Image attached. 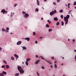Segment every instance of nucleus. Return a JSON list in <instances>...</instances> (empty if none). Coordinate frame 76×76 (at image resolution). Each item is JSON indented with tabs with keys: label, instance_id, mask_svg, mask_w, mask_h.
<instances>
[{
	"label": "nucleus",
	"instance_id": "f257e3e1",
	"mask_svg": "<svg viewBox=\"0 0 76 76\" xmlns=\"http://www.w3.org/2000/svg\"><path fill=\"white\" fill-rule=\"evenodd\" d=\"M69 18H70V15H67L66 17H64V19L65 22V25H66L67 24V23H68V19H69Z\"/></svg>",
	"mask_w": 76,
	"mask_h": 76
},
{
	"label": "nucleus",
	"instance_id": "f03ea898",
	"mask_svg": "<svg viewBox=\"0 0 76 76\" xmlns=\"http://www.w3.org/2000/svg\"><path fill=\"white\" fill-rule=\"evenodd\" d=\"M56 12L57 11H56V10H55L54 11H52L50 12V15L51 16H53L54 15V14H55Z\"/></svg>",
	"mask_w": 76,
	"mask_h": 76
},
{
	"label": "nucleus",
	"instance_id": "7ed1b4c3",
	"mask_svg": "<svg viewBox=\"0 0 76 76\" xmlns=\"http://www.w3.org/2000/svg\"><path fill=\"white\" fill-rule=\"evenodd\" d=\"M19 72L21 74L22 73H24V72H25V71L23 70V69H22L20 70Z\"/></svg>",
	"mask_w": 76,
	"mask_h": 76
},
{
	"label": "nucleus",
	"instance_id": "20e7f679",
	"mask_svg": "<svg viewBox=\"0 0 76 76\" xmlns=\"http://www.w3.org/2000/svg\"><path fill=\"white\" fill-rule=\"evenodd\" d=\"M24 18H27L28 17H29V14H28L27 13H26L24 15Z\"/></svg>",
	"mask_w": 76,
	"mask_h": 76
},
{
	"label": "nucleus",
	"instance_id": "39448f33",
	"mask_svg": "<svg viewBox=\"0 0 76 76\" xmlns=\"http://www.w3.org/2000/svg\"><path fill=\"white\" fill-rule=\"evenodd\" d=\"M21 44H22V41H19L17 43V45H20Z\"/></svg>",
	"mask_w": 76,
	"mask_h": 76
},
{
	"label": "nucleus",
	"instance_id": "423d86ee",
	"mask_svg": "<svg viewBox=\"0 0 76 76\" xmlns=\"http://www.w3.org/2000/svg\"><path fill=\"white\" fill-rule=\"evenodd\" d=\"M14 56H15V57L16 58V60H17V59L19 58V56L18 55H17L16 54H15L14 55Z\"/></svg>",
	"mask_w": 76,
	"mask_h": 76
},
{
	"label": "nucleus",
	"instance_id": "0eeeda50",
	"mask_svg": "<svg viewBox=\"0 0 76 76\" xmlns=\"http://www.w3.org/2000/svg\"><path fill=\"white\" fill-rule=\"evenodd\" d=\"M24 39L27 40V41H29L30 40V38L29 37H26L25 39L24 38Z\"/></svg>",
	"mask_w": 76,
	"mask_h": 76
},
{
	"label": "nucleus",
	"instance_id": "6e6552de",
	"mask_svg": "<svg viewBox=\"0 0 76 76\" xmlns=\"http://www.w3.org/2000/svg\"><path fill=\"white\" fill-rule=\"evenodd\" d=\"M18 66V70H19V71H20V70H21V69H22L21 66H19V65Z\"/></svg>",
	"mask_w": 76,
	"mask_h": 76
},
{
	"label": "nucleus",
	"instance_id": "1a4fd4ad",
	"mask_svg": "<svg viewBox=\"0 0 76 76\" xmlns=\"http://www.w3.org/2000/svg\"><path fill=\"white\" fill-rule=\"evenodd\" d=\"M40 61V60H38L37 61H36L35 64H38L39 63V61Z\"/></svg>",
	"mask_w": 76,
	"mask_h": 76
},
{
	"label": "nucleus",
	"instance_id": "9d476101",
	"mask_svg": "<svg viewBox=\"0 0 76 76\" xmlns=\"http://www.w3.org/2000/svg\"><path fill=\"white\" fill-rule=\"evenodd\" d=\"M58 18H57V17H55L54 18V20L55 21H57V20H58Z\"/></svg>",
	"mask_w": 76,
	"mask_h": 76
},
{
	"label": "nucleus",
	"instance_id": "9b49d317",
	"mask_svg": "<svg viewBox=\"0 0 76 76\" xmlns=\"http://www.w3.org/2000/svg\"><path fill=\"white\" fill-rule=\"evenodd\" d=\"M31 58H28L26 59V61H30V60H31Z\"/></svg>",
	"mask_w": 76,
	"mask_h": 76
},
{
	"label": "nucleus",
	"instance_id": "f8f14e48",
	"mask_svg": "<svg viewBox=\"0 0 76 76\" xmlns=\"http://www.w3.org/2000/svg\"><path fill=\"white\" fill-rule=\"evenodd\" d=\"M22 48H23V50H26L27 49L26 47L25 46H23V47H22Z\"/></svg>",
	"mask_w": 76,
	"mask_h": 76
},
{
	"label": "nucleus",
	"instance_id": "ddd939ff",
	"mask_svg": "<svg viewBox=\"0 0 76 76\" xmlns=\"http://www.w3.org/2000/svg\"><path fill=\"white\" fill-rule=\"evenodd\" d=\"M2 73V74H4V75H7V72H6L3 71Z\"/></svg>",
	"mask_w": 76,
	"mask_h": 76
},
{
	"label": "nucleus",
	"instance_id": "4468645a",
	"mask_svg": "<svg viewBox=\"0 0 76 76\" xmlns=\"http://www.w3.org/2000/svg\"><path fill=\"white\" fill-rule=\"evenodd\" d=\"M37 5H38V6H39V1L38 0H37Z\"/></svg>",
	"mask_w": 76,
	"mask_h": 76
},
{
	"label": "nucleus",
	"instance_id": "2eb2a0df",
	"mask_svg": "<svg viewBox=\"0 0 76 76\" xmlns=\"http://www.w3.org/2000/svg\"><path fill=\"white\" fill-rule=\"evenodd\" d=\"M45 61L48 62V63H49V64H51V63L50 61H47V60H45Z\"/></svg>",
	"mask_w": 76,
	"mask_h": 76
},
{
	"label": "nucleus",
	"instance_id": "dca6fc26",
	"mask_svg": "<svg viewBox=\"0 0 76 76\" xmlns=\"http://www.w3.org/2000/svg\"><path fill=\"white\" fill-rule=\"evenodd\" d=\"M54 67L55 69H57V64H55L54 65Z\"/></svg>",
	"mask_w": 76,
	"mask_h": 76
},
{
	"label": "nucleus",
	"instance_id": "f3484780",
	"mask_svg": "<svg viewBox=\"0 0 76 76\" xmlns=\"http://www.w3.org/2000/svg\"><path fill=\"white\" fill-rule=\"evenodd\" d=\"M40 57H41V59H42V60H46L45 58H44L42 56H39Z\"/></svg>",
	"mask_w": 76,
	"mask_h": 76
},
{
	"label": "nucleus",
	"instance_id": "a211bd4d",
	"mask_svg": "<svg viewBox=\"0 0 76 76\" xmlns=\"http://www.w3.org/2000/svg\"><path fill=\"white\" fill-rule=\"evenodd\" d=\"M6 69H9V66L8 65H6Z\"/></svg>",
	"mask_w": 76,
	"mask_h": 76
},
{
	"label": "nucleus",
	"instance_id": "6ab92c4d",
	"mask_svg": "<svg viewBox=\"0 0 76 76\" xmlns=\"http://www.w3.org/2000/svg\"><path fill=\"white\" fill-rule=\"evenodd\" d=\"M15 76H19V73H17L15 74Z\"/></svg>",
	"mask_w": 76,
	"mask_h": 76
},
{
	"label": "nucleus",
	"instance_id": "aec40b11",
	"mask_svg": "<svg viewBox=\"0 0 76 76\" xmlns=\"http://www.w3.org/2000/svg\"><path fill=\"white\" fill-rule=\"evenodd\" d=\"M5 10L3 9L1 10V12L2 13H3L4 12H5Z\"/></svg>",
	"mask_w": 76,
	"mask_h": 76
},
{
	"label": "nucleus",
	"instance_id": "412c9836",
	"mask_svg": "<svg viewBox=\"0 0 76 76\" xmlns=\"http://www.w3.org/2000/svg\"><path fill=\"white\" fill-rule=\"evenodd\" d=\"M35 12H38L39 11L38 9V8H36L35 10Z\"/></svg>",
	"mask_w": 76,
	"mask_h": 76
},
{
	"label": "nucleus",
	"instance_id": "4be33fe9",
	"mask_svg": "<svg viewBox=\"0 0 76 76\" xmlns=\"http://www.w3.org/2000/svg\"><path fill=\"white\" fill-rule=\"evenodd\" d=\"M26 66H28V61H26Z\"/></svg>",
	"mask_w": 76,
	"mask_h": 76
},
{
	"label": "nucleus",
	"instance_id": "5701e85b",
	"mask_svg": "<svg viewBox=\"0 0 76 76\" xmlns=\"http://www.w3.org/2000/svg\"><path fill=\"white\" fill-rule=\"evenodd\" d=\"M63 11L62 10H61L59 11L60 13H63Z\"/></svg>",
	"mask_w": 76,
	"mask_h": 76
},
{
	"label": "nucleus",
	"instance_id": "b1692460",
	"mask_svg": "<svg viewBox=\"0 0 76 76\" xmlns=\"http://www.w3.org/2000/svg\"><path fill=\"white\" fill-rule=\"evenodd\" d=\"M7 12L6 11H4L3 12V14H7Z\"/></svg>",
	"mask_w": 76,
	"mask_h": 76
},
{
	"label": "nucleus",
	"instance_id": "393cba45",
	"mask_svg": "<svg viewBox=\"0 0 76 76\" xmlns=\"http://www.w3.org/2000/svg\"><path fill=\"white\" fill-rule=\"evenodd\" d=\"M45 26L46 28H49V25H48V24H47L45 25Z\"/></svg>",
	"mask_w": 76,
	"mask_h": 76
},
{
	"label": "nucleus",
	"instance_id": "a878e982",
	"mask_svg": "<svg viewBox=\"0 0 76 76\" xmlns=\"http://www.w3.org/2000/svg\"><path fill=\"white\" fill-rule=\"evenodd\" d=\"M6 31V30L5 29H4V28H2V31L3 32H5V31Z\"/></svg>",
	"mask_w": 76,
	"mask_h": 76
},
{
	"label": "nucleus",
	"instance_id": "bb28decb",
	"mask_svg": "<svg viewBox=\"0 0 76 76\" xmlns=\"http://www.w3.org/2000/svg\"><path fill=\"white\" fill-rule=\"evenodd\" d=\"M14 14V13H11V16H13V15L14 14Z\"/></svg>",
	"mask_w": 76,
	"mask_h": 76
},
{
	"label": "nucleus",
	"instance_id": "cd10ccee",
	"mask_svg": "<svg viewBox=\"0 0 76 76\" xmlns=\"http://www.w3.org/2000/svg\"><path fill=\"white\" fill-rule=\"evenodd\" d=\"M48 22H49V23H51V21H50V20H47Z\"/></svg>",
	"mask_w": 76,
	"mask_h": 76
},
{
	"label": "nucleus",
	"instance_id": "c85d7f7f",
	"mask_svg": "<svg viewBox=\"0 0 76 76\" xmlns=\"http://www.w3.org/2000/svg\"><path fill=\"white\" fill-rule=\"evenodd\" d=\"M60 17H61V19H63V15H61Z\"/></svg>",
	"mask_w": 76,
	"mask_h": 76
},
{
	"label": "nucleus",
	"instance_id": "c756f323",
	"mask_svg": "<svg viewBox=\"0 0 76 76\" xmlns=\"http://www.w3.org/2000/svg\"><path fill=\"white\" fill-rule=\"evenodd\" d=\"M37 75H38V76H40L39 73H38V72L37 71Z\"/></svg>",
	"mask_w": 76,
	"mask_h": 76
},
{
	"label": "nucleus",
	"instance_id": "7c9ffc66",
	"mask_svg": "<svg viewBox=\"0 0 76 76\" xmlns=\"http://www.w3.org/2000/svg\"><path fill=\"white\" fill-rule=\"evenodd\" d=\"M59 24H60V23L59 22H58L56 23V25H59Z\"/></svg>",
	"mask_w": 76,
	"mask_h": 76
},
{
	"label": "nucleus",
	"instance_id": "2f4dec72",
	"mask_svg": "<svg viewBox=\"0 0 76 76\" xmlns=\"http://www.w3.org/2000/svg\"><path fill=\"white\" fill-rule=\"evenodd\" d=\"M3 62L5 64H7V62H6V61L5 60H4Z\"/></svg>",
	"mask_w": 76,
	"mask_h": 76
},
{
	"label": "nucleus",
	"instance_id": "473e14b6",
	"mask_svg": "<svg viewBox=\"0 0 76 76\" xmlns=\"http://www.w3.org/2000/svg\"><path fill=\"white\" fill-rule=\"evenodd\" d=\"M61 25L62 26H63V25H64V22H61Z\"/></svg>",
	"mask_w": 76,
	"mask_h": 76
},
{
	"label": "nucleus",
	"instance_id": "72a5a7b5",
	"mask_svg": "<svg viewBox=\"0 0 76 76\" xmlns=\"http://www.w3.org/2000/svg\"><path fill=\"white\" fill-rule=\"evenodd\" d=\"M41 68L42 69H45V67H44V66H42L41 67Z\"/></svg>",
	"mask_w": 76,
	"mask_h": 76
},
{
	"label": "nucleus",
	"instance_id": "f704fd0d",
	"mask_svg": "<svg viewBox=\"0 0 76 76\" xmlns=\"http://www.w3.org/2000/svg\"><path fill=\"white\" fill-rule=\"evenodd\" d=\"M9 28L7 27L6 28V30L7 31H9Z\"/></svg>",
	"mask_w": 76,
	"mask_h": 76
},
{
	"label": "nucleus",
	"instance_id": "c9c22d12",
	"mask_svg": "<svg viewBox=\"0 0 76 76\" xmlns=\"http://www.w3.org/2000/svg\"><path fill=\"white\" fill-rule=\"evenodd\" d=\"M52 31V29H49L48 31L49 32H51V31Z\"/></svg>",
	"mask_w": 76,
	"mask_h": 76
},
{
	"label": "nucleus",
	"instance_id": "e433bc0d",
	"mask_svg": "<svg viewBox=\"0 0 76 76\" xmlns=\"http://www.w3.org/2000/svg\"><path fill=\"white\" fill-rule=\"evenodd\" d=\"M1 68H4V67H5V65H3L1 67Z\"/></svg>",
	"mask_w": 76,
	"mask_h": 76
},
{
	"label": "nucleus",
	"instance_id": "4c0bfd02",
	"mask_svg": "<svg viewBox=\"0 0 76 76\" xmlns=\"http://www.w3.org/2000/svg\"><path fill=\"white\" fill-rule=\"evenodd\" d=\"M73 4L75 5H76V1H75L74 2V4Z\"/></svg>",
	"mask_w": 76,
	"mask_h": 76
},
{
	"label": "nucleus",
	"instance_id": "58836bf2",
	"mask_svg": "<svg viewBox=\"0 0 76 76\" xmlns=\"http://www.w3.org/2000/svg\"><path fill=\"white\" fill-rule=\"evenodd\" d=\"M23 14H25V13H26V12L23 11L22 12Z\"/></svg>",
	"mask_w": 76,
	"mask_h": 76
},
{
	"label": "nucleus",
	"instance_id": "ea45409f",
	"mask_svg": "<svg viewBox=\"0 0 76 76\" xmlns=\"http://www.w3.org/2000/svg\"><path fill=\"white\" fill-rule=\"evenodd\" d=\"M2 50V48L1 47H0V51H1Z\"/></svg>",
	"mask_w": 76,
	"mask_h": 76
},
{
	"label": "nucleus",
	"instance_id": "a19ab883",
	"mask_svg": "<svg viewBox=\"0 0 76 76\" xmlns=\"http://www.w3.org/2000/svg\"><path fill=\"white\" fill-rule=\"evenodd\" d=\"M72 12V10L69 11L68 12L69 14H70V12Z\"/></svg>",
	"mask_w": 76,
	"mask_h": 76
},
{
	"label": "nucleus",
	"instance_id": "79ce46f5",
	"mask_svg": "<svg viewBox=\"0 0 76 76\" xmlns=\"http://www.w3.org/2000/svg\"><path fill=\"white\" fill-rule=\"evenodd\" d=\"M51 59H54V56H53L51 57Z\"/></svg>",
	"mask_w": 76,
	"mask_h": 76
},
{
	"label": "nucleus",
	"instance_id": "37998d69",
	"mask_svg": "<svg viewBox=\"0 0 76 76\" xmlns=\"http://www.w3.org/2000/svg\"><path fill=\"white\" fill-rule=\"evenodd\" d=\"M75 57L74 58V59H75V61H76V55L75 56Z\"/></svg>",
	"mask_w": 76,
	"mask_h": 76
},
{
	"label": "nucleus",
	"instance_id": "c03bdc74",
	"mask_svg": "<svg viewBox=\"0 0 76 76\" xmlns=\"http://www.w3.org/2000/svg\"><path fill=\"white\" fill-rule=\"evenodd\" d=\"M36 34H35V32H33V35H34V36Z\"/></svg>",
	"mask_w": 76,
	"mask_h": 76
},
{
	"label": "nucleus",
	"instance_id": "a18cd8bd",
	"mask_svg": "<svg viewBox=\"0 0 76 76\" xmlns=\"http://www.w3.org/2000/svg\"><path fill=\"white\" fill-rule=\"evenodd\" d=\"M35 44H37L38 42H37V41H35Z\"/></svg>",
	"mask_w": 76,
	"mask_h": 76
},
{
	"label": "nucleus",
	"instance_id": "49530a36",
	"mask_svg": "<svg viewBox=\"0 0 76 76\" xmlns=\"http://www.w3.org/2000/svg\"><path fill=\"white\" fill-rule=\"evenodd\" d=\"M60 0H57V2H60Z\"/></svg>",
	"mask_w": 76,
	"mask_h": 76
},
{
	"label": "nucleus",
	"instance_id": "de8ad7c7",
	"mask_svg": "<svg viewBox=\"0 0 76 76\" xmlns=\"http://www.w3.org/2000/svg\"><path fill=\"white\" fill-rule=\"evenodd\" d=\"M36 58H38V55H36Z\"/></svg>",
	"mask_w": 76,
	"mask_h": 76
},
{
	"label": "nucleus",
	"instance_id": "09e8293b",
	"mask_svg": "<svg viewBox=\"0 0 76 76\" xmlns=\"http://www.w3.org/2000/svg\"><path fill=\"white\" fill-rule=\"evenodd\" d=\"M70 5V4L69 3V4H68L67 6H69V5Z\"/></svg>",
	"mask_w": 76,
	"mask_h": 76
},
{
	"label": "nucleus",
	"instance_id": "8fccbe9b",
	"mask_svg": "<svg viewBox=\"0 0 76 76\" xmlns=\"http://www.w3.org/2000/svg\"><path fill=\"white\" fill-rule=\"evenodd\" d=\"M53 4H54V5H56V4L55 2H53Z\"/></svg>",
	"mask_w": 76,
	"mask_h": 76
},
{
	"label": "nucleus",
	"instance_id": "3c124183",
	"mask_svg": "<svg viewBox=\"0 0 76 76\" xmlns=\"http://www.w3.org/2000/svg\"><path fill=\"white\" fill-rule=\"evenodd\" d=\"M16 6H17V4H15L14 5V7H16Z\"/></svg>",
	"mask_w": 76,
	"mask_h": 76
},
{
	"label": "nucleus",
	"instance_id": "603ef678",
	"mask_svg": "<svg viewBox=\"0 0 76 76\" xmlns=\"http://www.w3.org/2000/svg\"><path fill=\"white\" fill-rule=\"evenodd\" d=\"M50 67H51V68H53V65H51Z\"/></svg>",
	"mask_w": 76,
	"mask_h": 76
},
{
	"label": "nucleus",
	"instance_id": "864d4df0",
	"mask_svg": "<svg viewBox=\"0 0 76 76\" xmlns=\"http://www.w3.org/2000/svg\"><path fill=\"white\" fill-rule=\"evenodd\" d=\"M15 59V58H12V60H13Z\"/></svg>",
	"mask_w": 76,
	"mask_h": 76
},
{
	"label": "nucleus",
	"instance_id": "5fc2aeb1",
	"mask_svg": "<svg viewBox=\"0 0 76 76\" xmlns=\"http://www.w3.org/2000/svg\"><path fill=\"white\" fill-rule=\"evenodd\" d=\"M57 63V61H55L54 62V63L55 64V63Z\"/></svg>",
	"mask_w": 76,
	"mask_h": 76
},
{
	"label": "nucleus",
	"instance_id": "6e6d98bb",
	"mask_svg": "<svg viewBox=\"0 0 76 76\" xmlns=\"http://www.w3.org/2000/svg\"><path fill=\"white\" fill-rule=\"evenodd\" d=\"M73 42H75V39H73Z\"/></svg>",
	"mask_w": 76,
	"mask_h": 76
},
{
	"label": "nucleus",
	"instance_id": "4d7b16f0",
	"mask_svg": "<svg viewBox=\"0 0 76 76\" xmlns=\"http://www.w3.org/2000/svg\"><path fill=\"white\" fill-rule=\"evenodd\" d=\"M41 20H43V19H44V18H41Z\"/></svg>",
	"mask_w": 76,
	"mask_h": 76
},
{
	"label": "nucleus",
	"instance_id": "13d9d810",
	"mask_svg": "<svg viewBox=\"0 0 76 76\" xmlns=\"http://www.w3.org/2000/svg\"><path fill=\"white\" fill-rule=\"evenodd\" d=\"M42 37H41L40 38V39H42Z\"/></svg>",
	"mask_w": 76,
	"mask_h": 76
},
{
	"label": "nucleus",
	"instance_id": "bf43d9fd",
	"mask_svg": "<svg viewBox=\"0 0 76 76\" xmlns=\"http://www.w3.org/2000/svg\"><path fill=\"white\" fill-rule=\"evenodd\" d=\"M6 32V33H7V30H5V31Z\"/></svg>",
	"mask_w": 76,
	"mask_h": 76
},
{
	"label": "nucleus",
	"instance_id": "052dcab7",
	"mask_svg": "<svg viewBox=\"0 0 76 76\" xmlns=\"http://www.w3.org/2000/svg\"><path fill=\"white\" fill-rule=\"evenodd\" d=\"M44 1H47V0H44Z\"/></svg>",
	"mask_w": 76,
	"mask_h": 76
},
{
	"label": "nucleus",
	"instance_id": "680f3d73",
	"mask_svg": "<svg viewBox=\"0 0 76 76\" xmlns=\"http://www.w3.org/2000/svg\"><path fill=\"white\" fill-rule=\"evenodd\" d=\"M62 59H64V58L63 57H62Z\"/></svg>",
	"mask_w": 76,
	"mask_h": 76
},
{
	"label": "nucleus",
	"instance_id": "e2e57ef3",
	"mask_svg": "<svg viewBox=\"0 0 76 76\" xmlns=\"http://www.w3.org/2000/svg\"><path fill=\"white\" fill-rule=\"evenodd\" d=\"M42 9H43V10H44V8L43 7H42Z\"/></svg>",
	"mask_w": 76,
	"mask_h": 76
},
{
	"label": "nucleus",
	"instance_id": "0e129e2a",
	"mask_svg": "<svg viewBox=\"0 0 76 76\" xmlns=\"http://www.w3.org/2000/svg\"><path fill=\"white\" fill-rule=\"evenodd\" d=\"M61 65L62 66H63V64H61Z\"/></svg>",
	"mask_w": 76,
	"mask_h": 76
},
{
	"label": "nucleus",
	"instance_id": "69168bd1",
	"mask_svg": "<svg viewBox=\"0 0 76 76\" xmlns=\"http://www.w3.org/2000/svg\"><path fill=\"white\" fill-rule=\"evenodd\" d=\"M11 58L12 59L13 58V56H12L11 57Z\"/></svg>",
	"mask_w": 76,
	"mask_h": 76
},
{
	"label": "nucleus",
	"instance_id": "338daca9",
	"mask_svg": "<svg viewBox=\"0 0 76 76\" xmlns=\"http://www.w3.org/2000/svg\"><path fill=\"white\" fill-rule=\"evenodd\" d=\"M53 76H55V75H54V74H53Z\"/></svg>",
	"mask_w": 76,
	"mask_h": 76
},
{
	"label": "nucleus",
	"instance_id": "774afa93",
	"mask_svg": "<svg viewBox=\"0 0 76 76\" xmlns=\"http://www.w3.org/2000/svg\"><path fill=\"white\" fill-rule=\"evenodd\" d=\"M63 76H65V75H63Z\"/></svg>",
	"mask_w": 76,
	"mask_h": 76
}]
</instances>
